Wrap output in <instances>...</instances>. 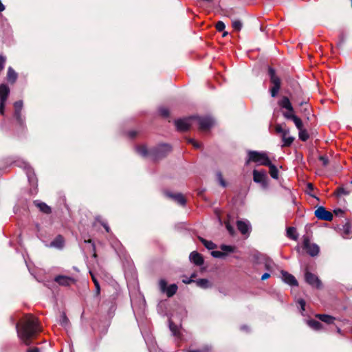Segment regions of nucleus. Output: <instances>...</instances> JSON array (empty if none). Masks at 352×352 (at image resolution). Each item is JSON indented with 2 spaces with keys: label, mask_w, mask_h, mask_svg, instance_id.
Instances as JSON below:
<instances>
[{
  "label": "nucleus",
  "mask_w": 352,
  "mask_h": 352,
  "mask_svg": "<svg viewBox=\"0 0 352 352\" xmlns=\"http://www.w3.org/2000/svg\"><path fill=\"white\" fill-rule=\"evenodd\" d=\"M199 239L208 250H212L217 248V245L211 241H208L202 237H199Z\"/></svg>",
  "instance_id": "30"
},
{
  "label": "nucleus",
  "mask_w": 352,
  "mask_h": 352,
  "mask_svg": "<svg viewBox=\"0 0 352 352\" xmlns=\"http://www.w3.org/2000/svg\"><path fill=\"white\" fill-rule=\"evenodd\" d=\"M137 133L136 131H131L129 132V136L131 138H133L135 137Z\"/></svg>",
  "instance_id": "61"
},
{
  "label": "nucleus",
  "mask_w": 352,
  "mask_h": 352,
  "mask_svg": "<svg viewBox=\"0 0 352 352\" xmlns=\"http://www.w3.org/2000/svg\"><path fill=\"white\" fill-rule=\"evenodd\" d=\"M164 194L167 197L174 200L175 202H177L178 204L181 206H184L186 204V201L184 197L181 193L174 194L170 192H165Z\"/></svg>",
  "instance_id": "16"
},
{
  "label": "nucleus",
  "mask_w": 352,
  "mask_h": 352,
  "mask_svg": "<svg viewBox=\"0 0 352 352\" xmlns=\"http://www.w3.org/2000/svg\"><path fill=\"white\" fill-rule=\"evenodd\" d=\"M169 329L174 336L177 335V331H178L177 326L176 324H175L170 320H169Z\"/></svg>",
  "instance_id": "49"
},
{
  "label": "nucleus",
  "mask_w": 352,
  "mask_h": 352,
  "mask_svg": "<svg viewBox=\"0 0 352 352\" xmlns=\"http://www.w3.org/2000/svg\"><path fill=\"white\" fill-rule=\"evenodd\" d=\"M302 111L305 113L307 112V113L309 114V107L308 105H306L305 107H304Z\"/></svg>",
  "instance_id": "63"
},
{
  "label": "nucleus",
  "mask_w": 352,
  "mask_h": 352,
  "mask_svg": "<svg viewBox=\"0 0 352 352\" xmlns=\"http://www.w3.org/2000/svg\"><path fill=\"white\" fill-rule=\"evenodd\" d=\"M15 163L16 166L23 168L25 170L27 177L30 184L32 186H36L37 184V179L36 177L34 171L30 165L23 160H17L15 162Z\"/></svg>",
  "instance_id": "5"
},
{
  "label": "nucleus",
  "mask_w": 352,
  "mask_h": 352,
  "mask_svg": "<svg viewBox=\"0 0 352 352\" xmlns=\"http://www.w3.org/2000/svg\"><path fill=\"white\" fill-rule=\"evenodd\" d=\"M253 181L259 184L262 188L266 189L268 187L267 175L265 170H254L252 172Z\"/></svg>",
  "instance_id": "8"
},
{
  "label": "nucleus",
  "mask_w": 352,
  "mask_h": 352,
  "mask_svg": "<svg viewBox=\"0 0 352 352\" xmlns=\"http://www.w3.org/2000/svg\"><path fill=\"white\" fill-rule=\"evenodd\" d=\"M297 303L299 305L300 311L302 315H303V311L305 310V305H306L305 300L302 298H300L298 300Z\"/></svg>",
  "instance_id": "47"
},
{
  "label": "nucleus",
  "mask_w": 352,
  "mask_h": 352,
  "mask_svg": "<svg viewBox=\"0 0 352 352\" xmlns=\"http://www.w3.org/2000/svg\"><path fill=\"white\" fill-rule=\"evenodd\" d=\"M232 26L236 31H240L243 28V23L239 19H234L232 21Z\"/></svg>",
  "instance_id": "37"
},
{
  "label": "nucleus",
  "mask_w": 352,
  "mask_h": 352,
  "mask_svg": "<svg viewBox=\"0 0 352 352\" xmlns=\"http://www.w3.org/2000/svg\"><path fill=\"white\" fill-rule=\"evenodd\" d=\"M302 248L312 257L317 256L320 252L319 246L314 243H311L307 236L303 237Z\"/></svg>",
  "instance_id": "7"
},
{
  "label": "nucleus",
  "mask_w": 352,
  "mask_h": 352,
  "mask_svg": "<svg viewBox=\"0 0 352 352\" xmlns=\"http://www.w3.org/2000/svg\"><path fill=\"white\" fill-rule=\"evenodd\" d=\"M307 324L309 327L315 331H319L322 328V324L320 322L315 320H308L307 321Z\"/></svg>",
  "instance_id": "27"
},
{
  "label": "nucleus",
  "mask_w": 352,
  "mask_h": 352,
  "mask_svg": "<svg viewBox=\"0 0 352 352\" xmlns=\"http://www.w3.org/2000/svg\"><path fill=\"white\" fill-rule=\"evenodd\" d=\"M189 259L191 263L197 266H201L204 264V258L201 254L196 251H193L190 254Z\"/></svg>",
  "instance_id": "17"
},
{
  "label": "nucleus",
  "mask_w": 352,
  "mask_h": 352,
  "mask_svg": "<svg viewBox=\"0 0 352 352\" xmlns=\"http://www.w3.org/2000/svg\"><path fill=\"white\" fill-rule=\"evenodd\" d=\"M351 191L345 189L344 187L340 186L336 189V195L340 197L342 195H349Z\"/></svg>",
  "instance_id": "39"
},
{
  "label": "nucleus",
  "mask_w": 352,
  "mask_h": 352,
  "mask_svg": "<svg viewBox=\"0 0 352 352\" xmlns=\"http://www.w3.org/2000/svg\"><path fill=\"white\" fill-rule=\"evenodd\" d=\"M178 287L176 284H171L169 286H168L165 290V292L166 294V296L168 297H172L173 295H175L177 291Z\"/></svg>",
  "instance_id": "29"
},
{
  "label": "nucleus",
  "mask_w": 352,
  "mask_h": 352,
  "mask_svg": "<svg viewBox=\"0 0 352 352\" xmlns=\"http://www.w3.org/2000/svg\"><path fill=\"white\" fill-rule=\"evenodd\" d=\"M193 118L197 122L201 130H207L214 124V120L210 117L193 116Z\"/></svg>",
  "instance_id": "11"
},
{
  "label": "nucleus",
  "mask_w": 352,
  "mask_h": 352,
  "mask_svg": "<svg viewBox=\"0 0 352 352\" xmlns=\"http://www.w3.org/2000/svg\"><path fill=\"white\" fill-rule=\"evenodd\" d=\"M18 78V74L12 69L9 67L7 72L6 80L10 84H14Z\"/></svg>",
  "instance_id": "24"
},
{
  "label": "nucleus",
  "mask_w": 352,
  "mask_h": 352,
  "mask_svg": "<svg viewBox=\"0 0 352 352\" xmlns=\"http://www.w3.org/2000/svg\"><path fill=\"white\" fill-rule=\"evenodd\" d=\"M267 166H268L270 168V174L271 177L273 179H278V170L276 168V166L274 164H273L272 162H270V165H267Z\"/></svg>",
  "instance_id": "31"
},
{
  "label": "nucleus",
  "mask_w": 352,
  "mask_h": 352,
  "mask_svg": "<svg viewBox=\"0 0 352 352\" xmlns=\"http://www.w3.org/2000/svg\"><path fill=\"white\" fill-rule=\"evenodd\" d=\"M212 347L209 345H206L199 349H189L187 352H210Z\"/></svg>",
  "instance_id": "41"
},
{
  "label": "nucleus",
  "mask_w": 352,
  "mask_h": 352,
  "mask_svg": "<svg viewBox=\"0 0 352 352\" xmlns=\"http://www.w3.org/2000/svg\"><path fill=\"white\" fill-rule=\"evenodd\" d=\"M287 237L296 240L298 238V236L296 234V228L294 227H289L287 228Z\"/></svg>",
  "instance_id": "35"
},
{
  "label": "nucleus",
  "mask_w": 352,
  "mask_h": 352,
  "mask_svg": "<svg viewBox=\"0 0 352 352\" xmlns=\"http://www.w3.org/2000/svg\"><path fill=\"white\" fill-rule=\"evenodd\" d=\"M316 317L327 324L333 323L336 319L334 317L327 314H316Z\"/></svg>",
  "instance_id": "26"
},
{
  "label": "nucleus",
  "mask_w": 352,
  "mask_h": 352,
  "mask_svg": "<svg viewBox=\"0 0 352 352\" xmlns=\"http://www.w3.org/2000/svg\"><path fill=\"white\" fill-rule=\"evenodd\" d=\"M159 113L160 115L164 118H168L169 116V111L166 107H160L159 108Z\"/></svg>",
  "instance_id": "48"
},
{
  "label": "nucleus",
  "mask_w": 352,
  "mask_h": 352,
  "mask_svg": "<svg viewBox=\"0 0 352 352\" xmlns=\"http://www.w3.org/2000/svg\"><path fill=\"white\" fill-rule=\"evenodd\" d=\"M275 130L276 133H280L283 135L286 131H287L288 129H283L280 124H277L275 127Z\"/></svg>",
  "instance_id": "52"
},
{
  "label": "nucleus",
  "mask_w": 352,
  "mask_h": 352,
  "mask_svg": "<svg viewBox=\"0 0 352 352\" xmlns=\"http://www.w3.org/2000/svg\"><path fill=\"white\" fill-rule=\"evenodd\" d=\"M3 28L5 39L9 40L12 36V30L10 25L7 23L6 19H3L1 16V29Z\"/></svg>",
  "instance_id": "22"
},
{
  "label": "nucleus",
  "mask_w": 352,
  "mask_h": 352,
  "mask_svg": "<svg viewBox=\"0 0 352 352\" xmlns=\"http://www.w3.org/2000/svg\"><path fill=\"white\" fill-rule=\"evenodd\" d=\"M250 162L256 163L258 165L267 166L271 162L267 154L264 152H258L256 151H249L248 152V159L245 164H248Z\"/></svg>",
  "instance_id": "2"
},
{
  "label": "nucleus",
  "mask_w": 352,
  "mask_h": 352,
  "mask_svg": "<svg viewBox=\"0 0 352 352\" xmlns=\"http://www.w3.org/2000/svg\"><path fill=\"white\" fill-rule=\"evenodd\" d=\"M59 322L63 327H66L69 324V319L64 312L60 314Z\"/></svg>",
  "instance_id": "42"
},
{
  "label": "nucleus",
  "mask_w": 352,
  "mask_h": 352,
  "mask_svg": "<svg viewBox=\"0 0 352 352\" xmlns=\"http://www.w3.org/2000/svg\"><path fill=\"white\" fill-rule=\"evenodd\" d=\"M192 120H194L193 116L178 119L175 121V125L177 131H186L190 128Z\"/></svg>",
  "instance_id": "10"
},
{
  "label": "nucleus",
  "mask_w": 352,
  "mask_h": 352,
  "mask_svg": "<svg viewBox=\"0 0 352 352\" xmlns=\"http://www.w3.org/2000/svg\"><path fill=\"white\" fill-rule=\"evenodd\" d=\"M211 255L214 258H223L226 256V253L221 252V251H212Z\"/></svg>",
  "instance_id": "45"
},
{
  "label": "nucleus",
  "mask_w": 352,
  "mask_h": 352,
  "mask_svg": "<svg viewBox=\"0 0 352 352\" xmlns=\"http://www.w3.org/2000/svg\"><path fill=\"white\" fill-rule=\"evenodd\" d=\"M34 204L44 214H49L52 212L51 207L40 200H34Z\"/></svg>",
  "instance_id": "18"
},
{
  "label": "nucleus",
  "mask_w": 352,
  "mask_h": 352,
  "mask_svg": "<svg viewBox=\"0 0 352 352\" xmlns=\"http://www.w3.org/2000/svg\"><path fill=\"white\" fill-rule=\"evenodd\" d=\"M10 94L8 85L1 83V115L3 113L5 102Z\"/></svg>",
  "instance_id": "21"
},
{
  "label": "nucleus",
  "mask_w": 352,
  "mask_h": 352,
  "mask_svg": "<svg viewBox=\"0 0 352 352\" xmlns=\"http://www.w3.org/2000/svg\"><path fill=\"white\" fill-rule=\"evenodd\" d=\"M183 282L186 284H190V283L194 282V280L191 278H189L183 280Z\"/></svg>",
  "instance_id": "62"
},
{
  "label": "nucleus",
  "mask_w": 352,
  "mask_h": 352,
  "mask_svg": "<svg viewBox=\"0 0 352 352\" xmlns=\"http://www.w3.org/2000/svg\"><path fill=\"white\" fill-rule=\"evenodd\" d=\"M215 27L217 31L222 32L225 29L226 25L223 21H219L216 23Z\"/></svg>",
  "instance_id": "53"
},
{
  "label": "nucleus",
  "mask_w": 352,
  "mask_h": 352,
  "mask_svg": "<svg viewBox=\"0 0 352 352\" xmlns=\"http://www.w3.org/2000/svg\"><path fill=\"white\" fill-rule=\"evenodd\" d=\"M336 215H341L344 213V211L340 208H337L333 210Z\"/></svg>",
  "instance_id": "58"
},
{
  "label": "nucleus",
  "mask_w": 352,
  "mask_h": 352,
  "mask_svg": "<svg viewBox=\"0 0 352 352\" xmlns=\"http://www.w3.org/2000/svg\"><path fill=\"white\" fill-rule=\"evenodd\" d=\"M225 225H226V228L228 232H229V234L230 235H234L235 233L234 227L232 225H230V223L229 222H226Z\"/></svg>",
  "instance_id": "51"
},
{
  "label": "nucleus",
  "mask_w": 352,
  "mask_h": 352,
  "mask_svg": "<svg viewBox=\"0 0 352 352\" xmlns=\"http://www.w3.org/2000/svg\"><path fill=\"white\" fill-rule=\"evenodd\" d=\"M100 217H97V218H96V220H97L98 221L100 222L101 225L104 227V228L105 229V230H106L107 232H109V230H110V228H109V226H108V224H107L106 222H104V221H100Z\"/></svg>",
  "instance_id": "55"
},
{
  "label": "nucleus",
  "mask_w": 352,
  "mask_h": 352,
  "mask_svg": "<svg viewBox=\"0 0 352 352\" xmlns=\"http://www.w3.org/2000/svg\"><path fill=\"white\" fill-rule=\"evenodd\" d=\"M263 263L267 271H271L275 265L274 261L269 257L264 258Z\"/></svg>",
  "instance_id": "32"
},
{
  "label": "nucleus",
  "mask_w": 352,
  "mask_h": 352,
  "mask_svg": "<svg viewBox=\"0 0 352 352\" xmlns=\"http://www.w3.org/2000/svg\"><path fill=\"white\" fill-rule=\"evenodd\" d=\"M65 245L64 238L61 235H58L55 239L51 241L50 244V248H54L58 250L63 248Z\"/></svg>",
  "instance_id": "19"
},
{
  "label": "nucleus",
  "mask_w": 352,
  "mask_h": 352,
  "mask_svg": "<svg viewBox=\"0 0 352 352\" xmlns=\"http://www.w3.org/2000/svg\"><path fill=\"white\" fill-rule=\"evenodd\" d=\"M240 329L242 331H248V327L246 326V325H242V326H241Z\"/></svg>",
  "instance_id": "64"
},
{
  "label": "nucleus",
  "mask_w": 352,
  "mask_h": 352,
  "mask_svg": "<svg viewBox=\"0 0 352 352\" xmlns=\"http://www.w3.org/2000/svg\"><path fill=\"white\" fill-rule=\"evenodd\" d=\"M136 151L138 153L141 155L142 157H150V150H148L146 146H140L136 148Z\"/></svg>",
  "instance_id": "28"
},
{
  "label": "nucleus",
  "mask_w": 352,
  "mask_h": 352,
  "mask_svg": "<svg viewBox=\"0 0 352 352\" xmlns=\"http://www.w3.org/2000/svg\"><path fill=\"white\" fill-rule=\"evenodd\" d=\"M54 281L60 286L67 287L76 283L75 278L68 276L58 275L54 278Z\"/></svg>",
  "instance_id": "13"
},
{
  "label": "nucleus",
  "mask_w": 352,
  "mask_h": 352,
  "mask_svg": "<svg viewBox=\"0 0 352 352\" xmlns=\"http://www.w3.org/2000/svg\"><path fill=\"white\" fill-rule=\"evenodd\" d=\"M16 329L18 337L26 346L32 344V339L35 338L40 331L37 319L33 316L28 317L20 327L19 323H16Z\"/></svg>",
  "instance_id": "1"
},
{
  "label": "nucleus",
  "mask_w": 352,
  "mask_h": 352,
  "mask_svg": "<svg viewBox=\"0 0 352 352\" xmlns=\"http://www.w3.org/2000/svg\"><path fill=\"white\" fill-rule=\"evenodd\" d=\"M236 226L239 231L243 235H249L251 231V225L248 221L238 220Z\"/></svg>",
  "instance_id": "14"
},
{
  "label": "nucleus",
  "mask_w": 352,
  "mask_h": 352,
  "mask_svg": "<svg viewBox=\"0 0 352 352\" xmlns=\"http://www.w3.org/2000/svg\"><path fill=\"white\" fill-rule=\"evenodd\" d=\"M189 142L192 143L194 147H195L196 148H199L201 147V144L197 142L195 140L192 139H190Z\"/></svg>",
  "instance_id": "57"
},
{
  "label": "nucleus",
  "mask_w": 352,
  "mask_h": 352,
  "mask_svg": "<svg viewBox=\"0 0 352 352\" xmlns=\"http://www.w3.org/2000/svg\"><path fill=\"white\" fill-rule=\"evenodd\" d=\"M170 151L171 146L169 144H160L150 149L151 158L154 161L159 160L165 157Z\"/></svg>",
  "instance_id": "3"
},
{
  "label": "nucleus",
  "mask_w": 352,
  "mask_h": 352,
  "mask_svg": "<svg viewBox=\"0 0 352 352\" xmlns=\"http://www.w3.org/2000/svg\"><path fill=\"white\" fill-rule=\"evenodd\" d=\"M216 175L219 184L223 187H226L227 184L226 181L223 178L221 173L219 171L217 173Z\"/></svg>",
  "instance_id": "46"
},
{
  "label": "nucleus",
  "mask_w": 352,
  "mask_h": 352,
  "mask_svg": "<svg viewBox=\"0 0 352 352\" xmlns=\"http://www.w3.org/2000/svg\"><path fill=\"white\" fill-rule=\"evenodd\" d=\"M26 352H40V351H39L38 348L34 347V348L28 349Z\"/></svg>",
  "instance_id": "60"
},
{
  "label": "nucleus",
  "mask_w": 352,
  "mask_h": 352,
  "mask_svg": "<svg viewBox=\"0 0 352 352\" xmlns=\"http://www.w3.org/2000/svg\"><path fill=\"white\" fill-rule=\"evenodd\" d=\"M145 342L148 346V349L150 352H155L156 351V343L153 339V338L149 335H143Z\"/></svg>",
  "instance_id": "20"
},
{
  "label": "nucleus",
  "mask_w": 352,
  "mask_h": 352,
  "mask_svg": "<svg viewBox=\"0 0 352 352\" xmlns=\"http://www.w3.org/2000/svg\"><path fill=\"white\" fill-rule=\"evenodd\" d=\"M280 274L282 275L281 278L284 283L290 286H298V281L292 274L284 270H281Z\"/></svg>",
  "instance_id": "15"
},
{
  "label": "nucleus",
  "mask_w": 352,
  "mask_h": 352,
  "mask_svg": "<svg viewBox=\"0 0 352 352\" xmlns=\"http://www.w3.org/2000/svg\"><path fill=\"white\" fill-rule=\"evenodd\" d=\"M298 137L300 140L305 142L309 139V135L307 130L303 129V128H302L300 130H298Z\"/></svg>",
  "instance_id": "34"
},
{
  "label": "nucleus",
  "mask_w": 352,
  "mask_h": 352,
  "mask_svg": "<svg viewBox=\"0 0 352 352\" xmlns=\"http://www.w3.org/2000/svg\"><path fill=\"white\" fill-rule=\"evenodd\" d=\"M278 103L281 108L285 109L290 112H294V108L289 99L287 96H284L281 100L278 101Z\"/></svg>",
  "instance_id": "23"
},
{
  "label": "nucleus",
  "mask_w": 352,
  "mask_h": 352,
  "mask_svg": "<svg viewBox=\"0 0 352 352\" xmlns=\"http://www.w3.org/2000/svg\"><path fill=\"white\" fill-rule=\"evenodd\" d=\"M159 286H160V289L161 290L162 292H165V290L167 287V283L165 280L164 279H161L159 282Z\"/></svg>",
  "instance_id": "50"
},
{
  "label": "nucleus",
  "mask_w": 352,
  "mask_h": 352,
  "mask_svg": "<svg viewBox=\"0 0 352 352\" xmlns=\"http://www.w3.org/2000/svg\"><path fill=\"white\" fill-rule=\"evenodd\" d=\"M346 38H347V36L344 32L340 33V34L339 36V41L337 43V45L339 47H341L344 44V43L346 40Z\"/></svg>",
  "instance_id": "44"
},
{
  "label": "nucleus",
  "mask_w": 352,
  "mask_h": 352,
  "mask_svg": "<svg viewBox=\"0 0 352 352\" xmlns=\"http://www.w3.org/2000/svg\"><path fill=\"white\" fill-rule=\"evenodd\" d=\"M268 75L270 82L273 84L272 87L270 90V94L272 98H275L280 89V79L276 75L275 69L271 67H268Z\"/></svg>",
  "instance_id": "4"
},
{
  "label": "nucleus",
  "mask_w": 352,
  "mask_h": 352,
  "mask_svg": "<svg viewBox=\"0 0 352 352\" xmlns=\"http://www.w3.org/2000/svg\"><path fill=\"white\" fill-rule=\"evenodd\" d=\"M220 249L223 251V252H234L235 251V248L232 245L222 244L220 245Z\"/></svg>",
  "instance_id": "40"
},
{
  "label": "nucleus",
  "mask_w": 352,
  "mask_h": 352,
  "mask_svg": "<svg viewBox=\"0 0 352 352\" xmlns=\"http://www.w3.org/2000/svg\"><path fill=\"white\" fill-rule=\"evenodd\" d=\"M314 215L319 220L331 221L333 216L332 213L325 209L323 206H319L314 212Z\"/></svg>",
  "instance_id": "9"
},
{
  "label": "nucleus",
  "mask_w": 352,
  "mask_h": 352,
  "mask_svg": "<svg viewBox=\"0 0 352 352\" xmlns=\"http://www.w3.org/2000/svg\"><path fill=\"white\" fill-rule=\"evenodd\" d=\"M90 274H91V279H92V280L94 283L95 287H96V296H98L100 293V287L99 282L97 280V278H96L95 275L91 272H90Z\"/></svg>",
  "instance_id": "36"
},
{
  "label": "nucleus",
  "mask_w": 352,
  "mask_h": 352,
  "mask_svg": "<svg viewBox=\"0 0 352 352\" xmlns=\"http://www.w3.org/2000/svg\"><path fill=\"white\" fill-rule=\"evenodd\" d=\"M195 283L197 286L204 289H206L210 286V283L208 280L206 278L198 279L195 281Z\"/></svg>",
  "instance_id": "33"
},
{
  "label": "nucleus",
  "mask_w": 352,
  "mask_h": 352,
  "mask_svg": "<svg viewBox=\"0 0 352 352\" xmlns=\"http://www.w3.org/2000/svg\"><path fill=\"white\" fill-rule=\"evenodd\" d=\"M270 277V274L268 272L264 273L261 276V280H265Z\"/></svg>",
  "instance_id": "59"
},
{
  "label": "nucleus",
  "mask_w": 352,
  "mask_h": 352,
  "mask_svg": "<svg viewBox=\"0 0 352 352\" xmlns=\"http://www.w3.org/2000/svg\"><path fill=\"white\" fill-rule=\"evenodd\" d=\"M319 160L322 163L324 166H327L329 164V159L326 155H320L319 157Z\"/></svg>",
  "instance_id": "54"
},
{
  "label": "nucleus",
  "mask_w": 352,
  "mask_h": 352,
  "mask_svg": "<svg viewBox=\"0 0 352 352\" xmlns=\"http://www.w3.org/2000/svg\"><path fill=\"white\" fill-rule=\"evenodd\" d=\"M305 278L306 282L309 285H310L311 287H316L318 289L320 288L322 283L316 275H315L309 272H306L305 274Z\"/></svg>",
  "instance_id": "12"
},
{
  "label": "nucleus",
  "mask_w": 352,
  "mask_h": 352,
  "mask_svg": "<svg viewBox=\"0 0 352 352\" xmlns=\"http://www.w3.org/2000/svg\"><path fill=\"white\" fill-rule=\"evenodd\" d=\"M283 116H284L286 119H287V120H292V117H295V116H296V115H294V114L293 113V112H290V111H288L287 112H285V113H283Z\"/></svg>",
  "instance_id": "56"
},
{
  "label": "nucleus",
  "mask_w": 352,
  "mask_h": 352,
  "mask_svg": "<svg viewBox=\"0 0 352 352\" xmlns=\"http://www.w3.org/2000/svg\"><path fill=\"white\" fill-rule=\"evenodd\" d=\"M23 107V100H18L14 103V117L21 126H23L25 123V118L22 115Z\"/></svg>",
  "instance_id": "6"
},
{
  "label": "nucleus",
  "mask_w": 352,
  "mask_h": 352,
  "mask_svg": "<svg viewBox=\"0 0 352 352\" xmlns=\"http://www.w3.org/2000/svg\"><path fill=\"white\" fill-rule=\"evenodd\" d=\"M281 138L282 141L283 142L282 146H289L294 140V138L289 135V130H288L283 135H281Z\"/></svg>",
  "instance_id": "25"
},
{
  "label": "nucleus",
  "mask_w": 352,
  "mask_h": 352,
  "mask_svg": "<svg viewBox=\"0 0 352 352\" xmlns=\"http://www.w3.org/2000/svg\"><path fill=\"white\" fill-rule=\"evenodd\" d=\"M292 120L295 124L298 130H300V129L302 128V126H303L302 122L298 117H297L296 116L295 117H292Z\"/></svg>",
  "instance_id": "43"
},
{
  "label": "nucleus",
  "mask_w": 352,
  "mask_h": 352,
  "mask_svg": "<svg viewBox=\"0 0 352 352\" xmlns=\"http://www.w3.org/2000/svg\"><path fill=\"white\" fill-rule=\"evenodd\" d=\"M342 231L345 237H349L351 234V227L349 222H346L344 225H343Z\"/></svg>",
  "instance_id": "38"
}]
</instances>
